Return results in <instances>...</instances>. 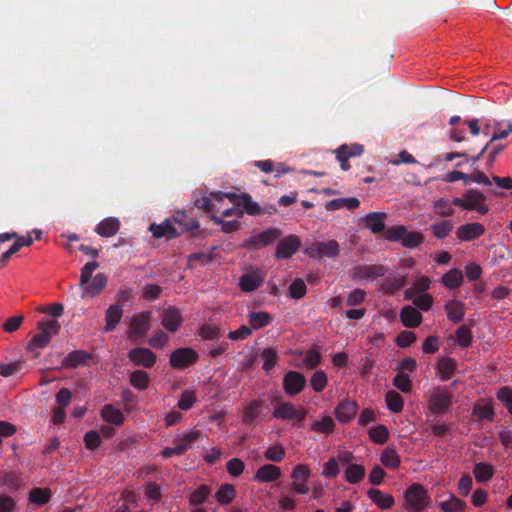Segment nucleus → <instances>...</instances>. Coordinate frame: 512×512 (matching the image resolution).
Returning a JSON list of instances; mask_svg holds the SVG:
<instances>
[{"label": "nucleus", "instance_id": "774afa93", "mask_svg": "<svg viewBox=\"0 0 512 512\" xmlns=\"http://www.w3.org/2000/svg\"><path fill=\"white\" fill-rule=\"evenodd\" d=\"M434 209L437 214L442 217L452 216L454 214V210L451 207L450 201L446 198H440L434 203Z\"/></svg>", "mask_w": 512, "mask_h": 512}, {"label": "nucleus", "instance_id": "f03ea898", "mask_svg": "<svg viewBox=\"0 0 512 512\" xmlns=\"http://www.w3.org/2000/svg\"><path fill=\"white\" fill-rule=\"evenodd\" d=\"M60 324L57 320L41 321L38 323L40 332L34 335L27 345V350L34 352L36 349L46 347L51 341L52 337L57 335L60 331Z\"/></svg>", "mask_w": 512, "mask_h": 512}, {"label": "nucleus", "instance_id": "58836bf2", "mask_svg": "<svg viewBox=\"0 0 512 512\" xmlns=\"http://www.w3.org/2000/svg\"><path fill=\"white\" fill-rule=\"evenodd\" d=\"M249 324L252 329L258 330L267 325L272 321V317L268 312H250L248 315Z\"/></svg>", "mask_w": 512, "mask_h": 512}, {"label": "nucleus", "instance_id": "1a4fd4ad", "mask_svg": "<svg viewBox=\"0 0 512 512\" xmlns=\"http://www.w3.org/2000/svg\"><path fill=\"white\" fill-rule=\"evenodd\" d=\"M300 245L301 241L298 236L288 235L278 242L274 256L277 260L288 259L298 251Z\"/></svg>", "mask_w": 512, "mask_h": 512}, {"label": "nucleus", "instance_id": "864d4df0", "mask_svg": "<svg viewBox=\"0 0 512 512\" xmlns=\"http://www.w3.org/2000/svg\"><path fill=\"white\" fill-rule=\"evenodd\" d=\"M456 340L460 347L466 348L472 343V332L471 329L462 325L456 330Z\"/></svg>", "mask_w": 512, "mask_h": 512}, {"label": "nucleus", "instance_id": "a19ab883", "mask_svg": "<svg viewBox=\"0 0 512 512\" xmlns=\"http://www.w3.org/2000/svg\"><path fill=\"white\" fill-rule=\"evenodd\" d=\"M334 429L335 422L331 416H324L321 420H315L310 424V430L326 435L331 434Z\"/></svg>", "mask_w": 512, "mask_h": 512}, {"label": "nucleus", "instance_id": "09e8293b", "mask_svg": "<svg viewBox=\"0 0 512 512\" xmlns=\"http://www.w3.org/2000/svg\"><path fill=\"white\" fill-rule=\"evenodd\" d=\"M368 434H369L370 439L374 443L379 444V445L384 444L389 437V431H388L387 427L382 424L371 427Z\"/></svg>", "mask_w": 512, "mask_h": 512}, {"label": "nucleus", "instance_id": "8fccbe9b", "mask_svg": "<svg viewBox=\"0 0 512 512\" xmlns=\"http://www.w3.org/2000/svg\"><path fill=\"white\" fill-rule=\"evenodd\" d=\"M453 227H454V224L452 223V221H449V220L440 221V222L434 223L431 226L432 234L438 239H443L452 231Z\"/></svg>", "mask_w": 512, "mask_h": 512}, {"label": "nucleus", "instance_id": "f3484780", "mask_svg": "<svg viewBox=\"0 0 512 512\" xmlns=\"http://www.w3.org/2000/svg\"><path fill=\"white\" fill-rule=\"evenodd\" d=\"M149 230L151 231L153 237L158 239L162 237L172 239L181 235V231H178V228L169 220H165L160 224H151Z\"/></svg>", "mask_w": 512, "mask_h": 512}, {"label": "nucleus", "instance_id": "c756f323", "mask_svg": "<svg viewBox=\"0 0 512 512\" xmlns=\"http://www.w3.org/2000/svg\"><path fill=\"white\" fill-rule=\"evenodd\" d=\"M101 417L105 422L116 426H120L125 420L124 414L112 404H106L102 407Z\"/></svg>", "mask_w": 512, "mask_h": 512}, {"label": "nucleus", "instance_id": "473e14b6", "mask_svg": "<svg viewBox=\"0 0 512 512\" xmlns=\"http://www.w3.org/2000/svg\"><path fill=\"white\" fill-rule=\"evenodd\" d=\"M447 318L454 322L459 323L463 320L465 311L464 304L458 300H451L445 305Z\"/></svg>", "mask_w": 512, "mask_h": 512}, {"label": "nucleus", "instance_id": "4468645a", "mask_svg": "<svg viewBox=\"0 0 512 512\" xmlns=\"http://www.w3.org/2000/svg\"><path fill=\"white\" fill-rule=\"evenodd\" d=\"M388 272L384 265H358L353 269V276L361 280L383 277Z\"/></svg>", "mask_w": 512, "mask_h": 512}, {"label": "nucleus", "instance_id": "ea45409f", "mask_svg": "<svg viewBox=\"0 0 512 512\" xmlns=\"http://www.w3.org/2000/svg\"><path fill=\"white\" fill-rule=\"evenodd\" d=\"M149 381V374L144 370H135L129 375L130 384L137 390L147 389Z\"/></svg>", "mask_w": 512, "mask_h": 512}, {"label": "nucleus", "instance_id": "5fc2aeb1", "mask_svg": "<svg viewBox=\"0 0 512 512\" xmlns=\"http://www.w3.org/2000/svg\"><path fill=\"white\" fill-rule=\"evenodd\" d=\"M208 214H211L210 219L217 225L222 226V231L225 233H231L233 231L238 230L240 227V223L237 220H231V221H225L221 219L220 217L216 216V212H207Z\"/></svg>", "mask_w": 512, "mask_h": 512}, {"label": "nucleus", "instance_id": "de8ad7c7", "mask_svg": "<svg viewBox=\"0 0 512 512\" xmlns=\"http://www.w3.org/2000/svg\"><path fill=\"white\" fill-rule=\"evenodd\" d=\"M386 403L388 409L394 413L401 412L404 407L402 396L394 390H390L386 393Z\"/></svg>", "mask_w": 512, "mask_h": 512}, {"label": "nucleus", "instance_id": "2f4dec72", "mask_svg": "<svg viewBox=\"0 0 512 512\" xmlns=\"http://www.w3.org/2000/svg\"><path fill=\"white\" fill-rule=\"evenodd\" d=\"M457 362L450 357H443L438 361L437 375L442 381H447L453 375L456 369Z\"/></svg>", "mask_w": 512, "mask_h": 512}, {"label": "nucleus", "instance_id": "6e6552de", "mask_svg": "<svg viewBox=\"0 0 512 512\" xmlns=\"http://www.w3.org/2000/svg\"><path fill=\"white\" fill-rule=\"evenodd\" d=\"M282 386L285 394L293 397L304 390L306 386V378L302 373L290 370L284 374Z\"/></svg>", "mask_w": 512, "mask_h": 512}, {"label": "nucleus", "instance_id": "bf43d9fd", "mask_svg": "<svg viewBox=\"0 0 512 512\" xmlns=\"http://www.w3.org/2000/svg\"><path fill=\"white\" fill-rule=\"evenodd\" d=\"M497 399L512 414V388L509 386L501 387L497 392Z\"/></svg>", "mask_w": 512, "mask_h": 512}, {"label": "nucleus", "instance_id": "3c124183", "mask_svg": "<svg viewBox=\"0 0 512 512\" xmlns=\"http://www.w3.org/2000/svg\"><path fill=\"white\" fill-rule=\"evenodd\" d=\"M328 383V377L323 370L313 373L310 378V385L315 392H322Z\"/></svg>", "mask_w": 512, "mask_h": 512}, {"label": "nucleus", "instance_id": "4c0bfd02", "mask_svg": "<svg viewBox=\"0 0 512 512\" xmlns=\"http://www.w3.org/2000/svg\"><path fill=\"white\" fill-rule=\"evenodd\" d=\"M295 415V405L291 402H283L276 406L272 412L275 419L293 420Z\"/></svg>", "mask_w": 512, "mask_h": 512}, {"label": "nucleus", "instance_id": "bb28decb", "mask_svg": "<svg viewBox=\"0 0 512 512\" xmlns=\"http://www.w3.org/2000/svg\"><path fill=\"white\" fill-rule=\"evenodd\" d=\"M91 357V354L85 350H74L67 354L63 359L62 365L67 368H76L84 365Z\"/></svg>", "mask_w": 512, "mask_h": 512}, {"label": "nucleus", "instance_id": "39448f33", "mask_svg": "<svg viewBox=\"0 0 512 512\" xmlns=\"http://www.w3.org/2000/svg\"><path fill=\"white\" fill-rule=\"evenodd\" d=\"M201 437L200 430H193L184 434L181 438H177L174 440L176 444L174 447H165L161 451V455L164 458H170L174 455H183L187 450L191 448L192 443L199 440Z\"/></svg>", "mask_w": 512, "mask_h": 512}, {"label": "nucleus", "instance_id": "b1692460", "mask_svg": "<svg viewBox=\"0 0 512 512\" xmlns=\"http://www.w3.org/2000/svg\"><path fill=\"white\" fill-rule=\"evenodd\" d=\"M123 316V308L120 304L110 305L105 311V331H113L118 323L121 321Z\"/></svg>", "mask_w": 512, "mask_h": 512}, {"label": "nucleus", "instance_id": "f704fd0d", "mask_svg": "<svg viewBox=\"0 0 512 512\" xmlns=\"http://www.w3.org/2000/svg\"><path fill=\"white\" fill-rule=\"evenodd\" d=\"M381 463L389 469H397L401 460L397 451L392 447H386L380 455Z\"/></svg>", "mask_w": 512, "mask_h": 512}, {"label": "nucleus", "instance_id": "338daca9", "mask_svg": "<svg viewBox=\"0 0 512 512\" xmlns=\"http://www.w3.org/2000/svg\"><path fill=\"white\" fill-rule=\"evenodd\" d=\"M424 237L420 232H407L403 238L402 245L408 248H415L422 244Z\"/></svg>", "mask_w": 512, "mask_h": 512}, {"label": "nucleus", "instance_id": "cd10ccee", "mask_svg": "<svg viewBox=\"0 0 512 512\" xmlns=\"http://www.w3.org/2000/svg\"><path fill=\"white\" fill-rule=\"evenodd\" d=\"M320 257L335 258L338 256L340 249L336 240L327 242H317L312 248Z\"/></svg>", "mask_w": 512, "mask_h": 512}, {"label": "nucleus", "instance_id": "2eb2a0df", "mask_svg": "<svg viewBox=\"0 0 512 512\" xmlns=\"http://www.w3.org/2000/svg\"><path fill=\"white\" fill-rule=\"evenodd\" d=\"M484 232L485 227L481 223L475 222L461 225L456 234L461 241H471L482 236Z\"/></svg>", "mask_w": 512, "mask_h": 512}, {"label": "nucleus", "instance_id": "20e7f679", "mask_svg": "<svg viewBox=\"0 0 512 512\" xmlns=\"http://www.w3.org/2000/svg\"><path fill=\"white\" fill-rule=\"evenodd\" d=\"M429 409L434 414H444L452 405V394L444 386L433 389L429 397Z\"/></svg>", "mask_w": 512, "mask_h": 512}, {"label": "nucleus", "instance_id": "0eeeda50", "mask_svg": "<svg viewBox=\"0 0 512 512\" xmlns=\"http://www.w3.org/2000/svg\"><path fill=\"white\" fill-rule=\"evenodd\" d=\"M198 357V353L192 348H178L170 354L169 364L174 369L183 370L196 363Z\"/></svg>", "mask_w": 512, "mask_h": 512}, {"label": "nucleus", "instance_id": "79ce46f5", "mask_svg": "<svg viewBox=\"0 0 512 512\" xmlns=\"http://www.w3.org/2000/svg\"><path fill=\"white\" fill-rule=\"evenodd\" d=\"M473 473L477 482H487L494 474L492 465L484 462H479L474 465Z\"/></svg>", "mask_w": 512, "mask_h": 512}, {"label": "nucleus", "instance_id": "49530a36", "mask_svg": "<svg viewBox=\"0 0 512 512\" xmlns=\"http://www.w3.org/2000/svg\"><path fill=\"white\" fill-rule=\"evenodd\" d=\"M235 488L231 484H223L216 492V499L222 505L230 504L235 498Z\"/></svg>", "mask_w": 512, "mask_h": 512}, {"label": "nucleus", "instance_id": "6e6d98bb", "mask_svg": "<svg viewBox=\"0 0 512 512\" xmlns=\"http://www.w3.org/2000/svg\"><path fill=\"white\" fill-rule=\"evenodd\" d=\"M264 457L272 462H280L285 457V449L280 444L270 446L264 452Z\"/></svg>", "mask_w": 512, "mask_h": 512}, {"label": "nucleus", "instance_id": "aec40b11", "mask_svg": "<svg viewBox=\"0 0 512 512\" xmlns=\"http://www.w3.org/2000/svg\"><path fill=\"white\" fill-rule=\"evenodd\" d=\"M367 496L375 505L383 510H388L395 504V499L392 495L382 492L378 489H369L367 491Z\"/></svg>", "mask_w": 512, "mask_h": 512}, {"label": "nucleus", "instance_id": "a18cd8bd", "mask_svg": "<svg viewBox=\"0 0 512 512\" xmlns=\"http://www.w3.org/2000/svg\"><path fill=\"white\" fill-rule=\"evenodd\" d=\"M51 493L48 489L36 487L29 492V501L35 505L42 506L50 501Z\"/></svg>", "mask_w": 512, "mask_h": 512}, {"label": "nucleus", "instance_id": "72a5a7b5", "mask_svg": "<svg viewBox=\"0 0 512 512\" xmlns=\"http://www.w3.org/2000/svg\"><path fill=\"white\" fill-rule=\"evenodd\" d=\"M360 206V201L356 197H349V198H337L330 200L326 204L327 210H339L341 208H347L348 210H354L357 209Z\"/></svg>", "mask_w": 512, "mask_h": 512}, {"label": "nucleus", "instance_id": "c9c22d12", "mask_svg": "<svg viewBox=\"0 0 512 512\" xmlns=\"http://www.w3.org/2000/svg\"><path fill=\"white\" fill-rule=\"evenodd\" d=\"M442 284L449 289H456L463 283V273L461 270L454 268L443 275Z\"/></svg>", "mask_w": 512, "mask_h": 512}, {"label": "nucleus", "instance_id": "0e129e2a", "mask_svg": "<svg viewBox=\"0 0 512 512\" xmlns=\"http://www.w3.org/2000/svg\"><path fill=\"white\" fill-rule=\"evenodd\" d=\"M101 442V436L96 430H90L84 435V443L88 450H96L100 446Z\"/></svg>", "mask_w": 512, "mask_h": 512}, {"label": "nucleus", "instance_id": "4d7b16f0", "mask_svg": "<svg viewBox=\"0 0 512 512\" xmlns=\"http://www.w3.org/2000/svg\"><path fill=\"white\" fill-rule=\"evenodd\" d=\"M195 402H196L195 392L192 390H185L182 392V394L178 400L177 406L179 407V409H181L183 411H187L192 408V406L194 405Z\"/></svg>", "mask_w": 512, "mask_h": 512}, {"label": "nucleus", "instance_id": "7ed1b4c3", "mask_svg": "<svg viewBox=\"0 0 512 512\" xmlns=\"http://www.w3.org/2000/svg\"><path fill=\"white\" fill-rule=\"evenodd\" d=\"M405 501L407 509L410 512L423 511L430 502V496L427 490L418 483L411 484L405 492Z\"/></svg>", "mask_w": 512, "mask_h": 512}, {"label": "nucleus", "instance_id": "c85d7f7f", "mask_svg": "<svg viewBox=\"0 0 512 512\" xmlns=\"http://www.w3.org/2000/svg\"><path fill=\"white\" fill-rule=\"evenodd\" d=\"M173 219L176 224L175 226L178 228V231H181V234L199 228L198 221L190 217L186 212H177Z\"/></svg>", "mask_w": 512, "mask_h": 512}, {"label": "nucleus", "instance_id": "6ab92c4d", "mask_svg": "<svg viewBox=\"0 0 512 512\" xmlns=\"http://www.w3.org/2000/svg\"><path fill=\"white\" fill-rule=\"evenodd\" d=\"M107 276L103 273L96 274L92 281L88 282L85 286H81L83 288V296L95 297L99 295L107 285Z\"/></svg>", "mask_w": 512, "mask_h": 512}, {"label": "nucleus", "instance_id": "37998d69", "mask_svg": "<svg viewBox=\"0 0 512 512\" xmlns=\"http://www.w3.org/2000/svg\"><path fill=\"white\" fill-rule=\"evenodd\" d=\"M439 507L442 512H463L466 503L454 495H450L449 499L441 501Z\"/></svg>", "mask_w": 512, "mask_h": 512}, {"label": "nucleus", "instance_id": "7c9ffc66", "mask_svg": "<svg viewBox=\"0 0 512 512\" xmlns=\"http://www.w3.org/2000/svg\"><path fill=\"white\" fill-rule=\"evenodd\" d=\"M406 284V277L401 275H396L392 277H387L383 279L380 284V290L385 294L392 295L396 291L400 290Z\"/></svg>", "mask_w": 512, "mask_h": 512}, {"label": "nucleus", "instance_id": "a878e982", "mask_svg": "<svg viewBox=\"0 0 512 512\" xmlns=\"http://www.w3.org/2000/svg\"><path fill=\"white\" fill-rule=\"evenodd\" d=\"M263 283V278L257 272H249L240 276L239 286L244 292H252Z\"/></svg>", "mask_w": 512, "mask_h": 512}, {"label": "nucleus", "instance_id": "f257e3e1", "mask_svg": "<svg viewBox=\"0 0 512 512\" xmlns=\"http://www.w3.org/2000/svg\"><path fill=\"white\" fill-rule=\"evenodd\" d=\"M224 198H228L236 205H242L245 212L249 215L263 214L264 209H262V206L253 201L252 197L247 193L237 195L235 193L212 191L209 196L204 195L201 198L196 199L195 205L205 212H219L220 209L217 207V204L222 202Z\"/></svg>", "mask_w": 512, "mask_h": 512}, {"label": "nucleus", "instance_id": "dca6fc26", "mask_svg": "<svg viewBox=\"0 0 512 512\" xmlns=\"http://www.w3.org/2000/svg\"><path fill=\"white\" fill-rule=\"evenodd\" d=\"M183 322L181 313L178 309L170 307L162 313L161 324L169 332H176Z\"/></svg>", "mask_w": 512, "mask_h": 512}, {"label": "nucleus", "instance_id": "ddd939ff", "mask_svg": "<svg viewBox=\"0 0 512 512\" xmlns=\"http://www.w3.org/2000/svg\"><path fill=\"white\" fill-rule=\"evenodd\" d=\"M282 236V231L279 228H269L257 235L251 237L247 241V245L259 249L274 243Z\"/></svg>", "mask_w": 512, "mask_h": 512}, {"label": "nucleus", "instance_id": "c03bdc74", "mask_svg": "<svg viewBox=\"0 0 512 512\" xmlns=\"http://www.w3.org/2000/svg\"><path fill=\"white\" fill-rule=\"evenodd\" d=\"M365 468L360 464H350L345 470V480L349 484H356L365 477Z\"/></svg>", "mask_w": 512, "mask_h": 512}, {"label": "nucleus", "instance_id": "052dcab7", "mask_svg": "<svg viewBox=\"0 0 512 512\" xmlns=\"http://www.w3.org/2000/svg\"><path fill=\"white\" fill-rule=\"evenodd\" d=\"M306 293V284L301 278H296L289 286V295L293 299H300Z\"/></svg>", "mask_w": 512, "mask_h": 512}, {"label": "nucleus", "instance_id": "69168bd1", "mask_svg": "<svg viewBox=\"0 0 512 512\" xmlns=\"http://www.w3.org/2000/svg\"><path fill=\"white\" fill-rule=\"evenodd\" d=\"M210 494V489L206 485L198 487L190 496V503L192 505H200L206 501Z\"/></svg>", "mask_w": 512, "mask_h": 512}, {"label": "nucleus", "instance_id": "423d86ee", "mask_svg": "<svg viewBox=\"0 0 512 512\" xmlns=\"http://www.w3.org/2000/svg\"><path fill=\"white\" fill-rule=\"evenodd\" d=\"M151 311L146 310L134 316L130 322L128 337L131 341L137 342L144 338L150 327Z\"/></svg>", "mask_w": 512, "mask_h": 512}, {"label": "nucleus", "instance_id": "a211bd4d", "mask_svg": "<svg viewBox=\"0 0 512 512\" xmlns=\"http://www.w3.org/2000/svg\"><path fill=\"white\" fill-rule=\"evenodd\" d=\"M387 214L384 212H370L363 219L362 224L372 233L378 234L384 231Z\"/></svg>", "mask_w": 512, "mask_h": 512}, {"label": "nucleus", "instance_id": "13d9d810", "mask_svg": "<svg viewBox=\"0 0 512 512\" xmlns=\"http://www.w3.org/2000/svg\"><path fill=\"white\" fill-rule=\"evenodd\" d=\"M261 357L264 359L263 369L269 372L277 363L278 355L274 349L266 348L261 352Z\"/></svg>", "mask_w": 512, "mask_h": 512}, {"label": "nucleus", "instance_id": "f8f14e48", "mask_svg": "<svg viewBox=\"0 0 512 512\" xmlns=\"http://www.w3.org/2000/svg\"><path fill=\"white\" fill-rule=\"evenodd\" d=\"M464 197L465 210H475L481 215H486L488 213L489 208L486 204H484L486 196L482 192L476 189H470L464 193Z\"/></svg>", "mask_w": 512, "mask_h": 512}, {"label": "nucleus", "instance_id": "9d476101", "mask_svg": "<svg viewBox=\"0 0 512 512\" xmlns=\"http://www.w3.org/2000/svg\"><path fill=\"white\" fill-rule=\"evenodd\" d=\"M128 359L135 366L152 368L157 360L156 354L149 348L136 347L128 352Z\"/></svg>", "mask_w": 512, "mask_h": 512}, {"label": "nucleus", "instance_id": "680f3d73", "mask_svg": "<svg viewBox=\"0 0 512 512\" xmlns=\"http://www.w3.org/2000/svg\"><path fill=\"white\" fill-rule=\"evenodd\" d=\"M311 471L307 465L299 464L293 468L291 478L293 482H308Z\"/></svg>", "mask_w": 512, "mask_h": 512}, {"label": "nucleus", "instance_id": "9b49d317", "mask_svg": "<svg viewBox=\"0 0 512 512\" xmlns=\"http://www.w3.org/2000/svg\"><path fill=\"white\" fill-rule=\"evenodd\" d=\"M363 152V145L357 143L350 145L343 144L335 150L336 159L339 161L340 167L343 171L350 169V164L348 163L349 158L360 156Z\"/></svg>", "mask_w": 512, "mask_h": 512}, {"label": "nucleus", "instance_id": "393cba45", "mask_svg": "<svg viewBox=\"0 0 512 512\" xmlns=\"http://www.w3.org/2000/svg\"><path fill=\"white\" fill-rule=\"evenodd\" d=\"M120 229V221L117 218L109 217L100 221L95 232L102 237H112Z\"/></svg>", "mask_w": 512, "mask_h": 512}, {"label": "nucleus", "instance_id": "e433bc0d", "mask_svg": "<svg viewBox=\"0 0 512 512\" xmlns=\"http://www.w3.org/2000/svg\"><path fill=\"white\" fill-rule=\"evenodd\" d=\"M263 404L259 400L251 401L243 412V423L252 425L259 417Z\"/></svg>", "mask_w": 512, "mask_h": 512}, {"label": "nucleus", "instance_id": "5701e85b", "mask_svg": "<svg viewBox=\"0 0 512 512\" xmlns=\"http://www.w3.org/2000/svg\"><path fill=\"white\" fill-rule=\"evenodd\" d=\"M357 412V404L351 400H345L340 402L335 408V416L336 418L342 422H349Z\"/></svg>", "mask_w": 512, "mask_h": 512}, {"label": "nucleus", "instance_id": "603ef678", "mask_svg": "<svg viewBox=\"0 0 512 512\" xmlns=\"http://www.w3.org/2000/svg\"><path fill=\"white\" fill-rule=\"evenodd\" d=\"M393 385L403 393H408L412 389V380L409 375L398 372L393 379Z\"/></svg>", "mask_w": 512, "mask_h": 512}, {"label": "nucleus", "instance_id": "e2e57ef3", "mask_svg": "<svg viewBox=\"0 0 512 512\" xmlns=\"http://www.w3.org/2000/svg\"><path fill=\"white\" fill-rule=\"evenodd\" d=\"M473 414L481 420L493 421L494 410L491 405H475L473 408Z\"/></svg>", "mask_w": 512, "mask_h": 512}, {"label": "nucleus", "instance_id": "4be33fe9", "mask_svg": "<svg viewBox=\"0 0 512 512\" xmlns=\"http://www.w3.org/2000/svg\"><path fill=\"white\" fill-rule=\"evenodd\" d=\"M400 319L405 327L416 328L422 322V315L415 307L407 305L402 308Z\"/></svg>", "mask_w": 512, "mask_h": 512}, {"label": "nucleus", "instance_id": "412c9836", "mask_svg": "<svg viewBox=\"0 0 512 512\" xmlns=\"http://www.w3.org/2000/svg\"><path fill=\"white\" fill-rule=\"evenodd\" d=\"M281 476V469L273 464H265L261 466L254 475V480L265 483L273 482Z\"/></svg>", "mask_w": 512, "mask_h": 512}]
</instances>
